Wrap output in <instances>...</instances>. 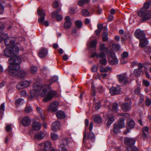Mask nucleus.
I'll return each instance as SVG.
<instances>
[{"instance_id": "obj_1", "label": "nucleus", "mask_w": 151, "mask_h": 151, "mask_svg": "<svg viewBox=\"0 0 151 151\" xmlns=\"http://www.w3.org/2000/svg\"><path fill=\"white\" fill-rule=\"evenodd\" d=\"M58 80V77L54 76L52 79L49 80L46 84L43 86L39 84L38 82H36L33 85V89L30 91V95L32 98H34L38 95H40L45 97L43 100L45 102L51 100L53 98L57 96V93L51 90L50 85L53 82Z\"/></svg>"}, {"instance_id": "obj_2", "label": "nucleus", "mask_w": 151, "mask_h": 151, "mask_svg": "<svg viewBox=\"0 0 151 151\" xmlns=\"http://www.w3.org/2000/svg\"><path fill=\"white\" fill-rule=\"evenodd\" d=\"M0 42L4 40L6 48L4 50V55L7 57H11L9 60L15 57H19L17 56L19 51L18 47L15 45V41L12 38L9 37L8 35L3 33L1 34Z\"/></svg>"}, {"instance_id": "obj_3", "label": "nucleus", "mask_w": 151, "mask_h": 151, "mask_svg": "<svg viewBox=\"0 0 151 151\" xmlns=\"http://www.w3.org/2000/svg\"><path fill=\"white\" fill-rule=\"evenodd\" d=\"M22 60L20 57H15L9 60V74L11 76L17 77L19 65Z\"/></svg>"}, {"instance_id": "obj_4", "label": "nucleus", "mask_w": 151, "mask_h": 151, "mask_svg": "<svg viewBox=\"0 0 151 151\" xmlns=\"http://www.w3.org/2000/svg\"><path fill=\"white\" fill-rule=\"evenodd\" d=\"M134 34L136 37L140 40L139 45L141 47H144L148 44V41L146 38L143 31L138 29L136 30Z\"/></svg>"}, {"instance_id": "obj_5", "label": "nucleus", "mask_w": 151, "mask_h": 151, "mask_svg": "<svg viewBox=\"0 0 151 151\" xmlns=\"http://www.w3.org/2000/svg\"><path fill=\"white\" fill-rule=\"evenodd\" d=\"M138 16L141 18L142 22H143L151 18V14L148 10L141 9L137 12Z\"/></svg>"}, {"instance_id": "obj_6", "label": "nucleus", "mask_w": 151, "mask_h": 151, "mask_svg": "<svg viewBox=\"0 0 151 151\" xmlns=\"http://www.w3.org/2000/svg\"><path fill=\"white\" fill-rule=\"evenodd\" d=\"M90 140L91 142H94L95 140V135L94 133L92 132H90L88 133L87 135L86 134V132L84 133L83 138V143L86 146V142L88 140Z\"/></svg>"}, {"instance_id": "obj_7", "label": "nucleus", "mask_w": 151, "mask_h": 151, "mask_svg": "<svg viewBox=\"0 0 151 151\" xmlns=\"http://www.w3.org/2000/svg\"><path fill=\"white\" fill-rule=\"evenodd\" d=\"M30 84V82L28 81H23L18 83L17 85V88L18 89H23L29 86Z\"/></svg>"}, {"instance_id": "obj_8", "label": "nucleus", "mask_w": 151, "mask_h": 151, "mask_svg": "<svg viewBox=\"0 0 151 151\" xmlns=\"http://www.w3.org/2000/svg\"><path fill=\"white\" fill-rule=\"evenodd\" d=\"M124 141L125 144L128 146L127 147H130L134 145L136 140L133 138L127 137L125 138Z\"/></svg>"}, {"instance_id": "obj_9", "label": "nucleus", "mask_w": 151, "mask_h": 151, "mask_svg": "<svg viewBox=\"0 0 151 151\" xmlns=\"http://www.w3.org/2000/svg\"><path fill=\"white\" fill-rule=\"evenodd\" d=\"M117 77L119 82L124 84L126 83L128 80L126 74L117 75Z\"/></svg>"}, {"instance_id": "obj_10", "label": "nucleus", "mask_w": 151, "mask_h": 151, "mask_svg": "<svg viewBox=\"0 0 151 151\" xmlns=\"http://www.w3.org/2000/svg\"><path fill=\"white\" fill-rule=\"evenodd\" d=\"M110 63L112 65H115L118 63L119 60L116 58L115 55L113 53L111 52L109 54Z\"/></svg>"}, {"instance_id": "obj_11", "label": "nucleus", "mask_w": 151, "mask_h": 151, "mask_svg": "<svg viewBox=\"0 0 151 151\" xmlns=\"http://www.w3.org/2000/svg\"><path fill=\"white\" fill-rule=\"evenodd\" d=\"M59 105L57 101H54L48 106L47 111H48L54 112L56 111L57 110V107Z\"/></svg>"}, {"instance_id": "obj_12", "label": "nucleus", "mask_w": 151, "mask_h": 151, "mask_svg": "<svg viewBox=\"0 0 151 151\" xmlns=\"http://www.w3.org/2000/svg\"><path fill=\"white\" fill-rule=\"evenodd\" d=\"M135 124L134 121L132 120H130L128 122L127 125V130L124 132V134H127L130 132V129L134 128Z\"/></svg>"}, {"instance_id": "obj_13", "label": "nucleus", "mask_w": 151, "mask_h": 151, "mask_svg": "<svg viewBox=\"0 0 151 151\" xmlns=\"http://www.w3.org/2000/svg\"><path fill=\"white\" fill-rule=\"evenodd\" d=\"M110 92L111 95H114L119 94L120 91V88L119 86L112 87L110 89Z\"/></svg>"}, {"instance_id": "obj_14", "label": "nucleus", "mask_w": 151, "mask_h": 151, "mask_svg": "<svg viewBox=\"0 0 151 151\" xmlns=\"http://www.w3.org/2000/svg\"><path fill=\"white\" fill-rule=\"evenodd\" d=\"M132 102L130 101L129 103H125L122 104L121 105L122 110L124 111H129L131 109V105Z\"/></svg>"}, {"instance_id": "obj_15", "label": "nucleus", "mask_w": 151, "mask_h": 151, "mask_svg": "<svg viewBox=\"0 0 151 151\" xmlns=\"http://www.w3.org/2000/svg\"><path fill=\"white\" fill-rule=\"evenodd\" d=\"M65 21L64 24V28L67 29H69L72 25L70 17L68 16H66L65 18Z\"/></svg>"}, {"instance_id": "obj_16", "label": "nucleus", "mask_w": 151, "mask_h": 151, "mask_svg": "<svg viewBox=\"0 0 151 151\" xmlns=\"http://www.w3.org/2000/svg\"><path fill=\"white\" fill-rule=\"evenodd\" d=\"M99 48L100 52H104V54L106 52L109 54L111 53V50H108V47H106L105 45L104 44H101L99 46Z\"/></svg>"}, {"instance_id": "obj_17", "label": "nucleus", "mask_w": 151, "mask_h": 151, "mask_svg": "<svg viewBox=\"0 0 151 151\" xmlns=\"http://www.w3.org/2000/svg\"><path fill=\"white\" fill-rule=\"evenodd\" d=\"M60 122L58 121H55L52 124V129L53 132H56L58 129H60Z\"/></svg>"}, {"instance_id": "obj_18", "label": "nucleus", "mask_w": 151, "mask_h": 151, "mask_svg": "<svg viewBox=\"0 0 151 151\" xmlns=\"http://www.w3.org/2000/svg\"><path fill=\"white\" fill-rule=\"evenodd\" d=\"M22 122L24 126L28 127L30 124L31 121L29 117L25 116L22 119Z\"/></svg>"}, {"instance_id": "obj_19", "label": "nucleus", "mask_w": 151, "mask_h": 151, "mask_svg": "<svg viewBox=\"0 0 151 151\" xmlns=\"http://www.w3.org/2000/svg\"><path fill=\"white\" fill-rule=\"evenodd\" d=\"M46 134L45 133L41 131L36 133L35 137L37 139L42 140L45 137Z\"/></svg>"}, {"instance_id": "obj_20", "label": "nucleus", "mask_w": 151, "mask_h": 151, "mask_svg": "<svg viewBox=\"0 0 151 151\" xmlns=\"http://www.w3.org/2000/svg\"><path fill=\"white\" fill-rule=\"evenodd\" d=\"M51 143L50 141H47L44 143V148L43 151H48L50 150L51 148Z\"/></svg>"}, {"instance_id": "obj_21", "label": "nucleus", "mask_w": 151, "mask_h": 151, "mask_svg": "<svg viewBox=\"0 0 151 151\" xmlns=\"http://www.w3.org/2000/svg\"><path fill=\"white\" fill-rule=\"evenodd\" d=\"M99 67L100 71L101 72H107L112 70V68L109 66L104 67L102 65H100Z\"/></svg>"}, {"instance_id": "obj_22", "label": "nucleus", "mask_w": 151, "mask_h": 151, "mask_svg": "<svg viewBox=\"0 0 151 151\" xmlns=\"http://www.w3.org/2000/svg\"><path fill=\"white\" fill-rule=\"evenodd\" d=\"M32 127L34 130H38L40 129L41 125L38 122H35L32 123Z\"/></svg>"}, {"instance_id": "obj_23", "label": "nucleus", "mask_w": 151, "mask_h": 151, "mask_svg": "<svg viewBox=\"0 0 151 151\" xmlns=\"http://www.w3.org/2000/svg\"><path fill=\"white\" fill-rule=\"evenodd\" d=\"M45 20V18L44 17L39 18L38 21L40 24H42L46 26H48L49 25V23L47 21H44Z\"/></svg>"}, {"instance_id": "obj_24", "label": "nucleus", "mask_w": 151, "mask_h": 151, "mask_svg": "<svg viewBox=\"0 0 151 151\" xmlns=\"http://www.w3.org/2000/svg\"><path fill=\"white\" fill-rule=\"evenodd\" d=\"M47 50L46 49L43 48L39 53V56L41 58H44L47 55Z\"/></svg>"}, {"instance_id": "obj_25", "label": "nucleus", "mask_w": 151, "mask_h": 151, "mask_svg": "<svg viewBox=\"0 0 151 151\" xmlns=\"http://www.w3.org/2000/svg\"><path fill=\"white\" fill-rule=\"evenodd\" d=\"M104 56V52H100L98 54L96 52H94L92 54L91 57L93 58L95 57H96L97 58H102Z\"/></svg>"}, {"instance_id": "obj_26", "label": "nucleus", "mask_w": 151, "mask_h": 151, "mask_svg": "<svg viewBox=\"0 0 151 151\" xmlns=\"http://www.w3.org/2000/svg\"><path fill=\"white\" fill-rule=\"evenodd\" d=\"M125 119V118L124 117H122L119 119L117 125L119 126L120 128H122L124 127L125 123L124 121Z\"/></svg>"}, {"instance_id": "obj_27", "label": "nucleus", "mask_w": 151, "mask_h": 151, "mask_svg": "<svg viewBox=\"0 0 151 151\" xmlns=\"http://www.w3.org/2000/svg\"><path fill=\"white\" fill-rule=\"evenodd\" d=\"M148 130L149 128L145 126L142 128L143 136L144 137H146L149 134V133Z\"/></svg>"}, {"instance_id": "obj_28", "label": "nucleus", "mask_w": 151, "mask_h": 151, "mask_svg": "<svg viewBox=\"0 0 151 151\" xmlns=\"http://www.w3.org/2000/svg\"><path fill=\"white\" fill-rule=\"evenodd\" d=\"M56 116L58 119H63L65 117V115L63 111H59L56 112Z\"/></svg>"}, {"instance_id": "obj_29", "label": "nucleus", "mask_w": 151, "mask_h": 151, "mask_svg": "<svg viewBox=\"0 0 151 151\" xmlns=\"http://www.w3.org/2000/svg\"><path fill=\"white\" fill-rule=\"evenodd\" d=\"M27 75V73L25 71L19 69L18 76L19 77L23 78L25 77Z\"/></svg>"}, {"instance_id": "obj_30", "label": "nucleus", "mask_w": 151, "mask_h": 151, "mask_svg": "<svg viewBox=\"0 0 151 151\" xmlns=\"http://www.w3.org/2000/svg\"><path fill=\"white\" fill-rule=\"evenodd\" d=\"M100 59L99 63L101 64L100 65H105L107 64V60L105 54H104V56L102 58Z\"/></svg>"}, {"instance_id": "obj_31", "label": "nucleus", "mask_w": 151, "mask_h": 151, "mask_svg": "<svg viewBox=\"0 0 151 151\" xmlns=\"http://www.w3.org/2000/svg\"><path fill=\"white\" fill-rule=\"evenodd\" d=\"M107 116L109 119L106 124L107 126H110L113 123L114 120L113 116L111 114H108Z\"/></svg>"}, {"instance_id": "obj_32", "label": "nucleus", "mask_w": 151, "mask_h": 151, "mask_svg": "<svg viewBox=\"0 0 151 151\" xmlns=\"http://www.w3.org/2000/svg\"><path fill=\"white\" fill-rule=\"evenodd\" d=\"M62 143L63 145L61 146L60 148V151H68L64 147L65 145H67L68 143L67 142L66 139H64L63 140Z\"/></svg>"}, {"instance_id": "obj_33", "label": "nucleus", "mask_w": 151, "mask_h": 151, "mask_svg": "<svg viewBox=\"0 0 151 151\" xmlns=\"http://www.w3.org/2000/svg\"><path fill=\"white\" fill-rule=\"evenodd\" d=\"M124 36L125 38L123 37H121L122 41L124 40V39H129V40H131L132 35L130 33L127 32L124 33Z\"/></svg>"}, {"instance_id": "obj_34", "label": "nucleus", "mask_w": 151, "mask_h": 151, "mask_svg": "<svg viewBox=\"0 0 151 151\" xmlns=\"http://www.w3.org/2000/svg\"><path fill=\"white\" fill-rule=\"evenodd\" d=\"M134 75L136 76H138L139 75H142L143 73V71L142 70L136 69L134 70Z\"/></svg>"}, {"instance_id": "obj_35", "label": "nucleus", "mask_w": 151, "mask_h": 151, "mask_svg": "<svg viewBox=\"0 0 151 151\" xmlns=\"http://www.w3.org/2000/svg\"><path fill=\"white\" fill-rule=\"evenodd\" d=\"M121 128L119 127L117 124H114V133L118 134L119 132V129Z\"/></svg>"}, {"instance_id": "obj_36", "label": "nucleus", "mask_w": 151, "mask_h": 151, "mask_svg": "<svg viewBox=\"0 0 151 151\" xmlns=\"http://www.w3.org/2000/svg\"><path fill=\"white\" fill-rule=\"evenodd\" d=\"M38 14L40 16L39 18L43 17L45 18V12L41 9H39L37 10Z\"/></svg>"}, {"instance_id": "obj_37", "label": "nucleus", "mask_w": 151, "mask_h": 151, "mask_svg": "<svg viewBox=\"0 0 151 151\" xmlns=\"http://www.w3.org/2000/svg\"><path fill=\"white\" fill-rule=\"evenodd\" d=\"M151 1L145 2L144 4L143 7L142 9H144L145 10H148L150 7Z\"/></svg>"}, {"instance_id": "obj_38", "label": "nucleus", "mask_w": 151, "mask_h": 151, "mask_svg": "<svg viewBox=\"0 0 151 151\" xmlns=\"http://www.w3.org/2000/svg\"><path fill=\"white\" fill-rule=\"evenodd\" d=\"M24 102V100L22 99H17L15 102L16 105L17 106H19L20 105L23 104Z\"/></svg>"}, {"instance_id": "obj_39", "label": "nucleus", "mask_w": 151, "mask_h": 151, "mask_svg": "<svg viewBox=\"0 0 151 151\" xmlns=\"http://www.w3.org/2000/svg\"><path fill=\"white\" fill-rule=\"evenodd\" d=\"M37 70V67L35 66H31L30 69V72L32 74H35Z\"/></svg>"}, {"instance_id": "obj_40", "label": "nucleus", "mask_w": 151, "mask_h": 151, "mask_svg": "<svg viewBox=\"0 0 151 151\" xmlns=\"http://www.w3.org/2000/svg\"><path fill=\"white\" fill-rule=\"evenodd\" d=\"M102 41L103 42H106L108 40V34L107 32H104L102 35Z\"/></svg>"}, {"instance_id": "obj_41", "label": "nucleus", "mask_w": 151, "mask_h": 151, "mask_svg": "<svg viewBox=\"0 0 151 151\" xmlns=\"http://www.w3.org/2000/svg\"><path fill=\"white\" fill-rule=\"evenodd\" d=\"M94 121L97 123H100L101 122V119L99 116L96 115L94 118Z\"/></svg>"}, {"instance_id": "obj_42", "label": "nucleus", "mask_w": 151, "mask_h": 151, "mask_svg": "<svg viewBox=\"0 0 151 151\" xmlns=\"http://www.w3.org/2000/svg\"><path fill=\"white\" fill-rule=\"evenodd\" d=\"M61 11V9L60 8H58L57 11L53 12L52 14V18H54L55 17L57 14L59 13Z\"/></svg>"}, {"instance_id": "obj_43", "label": "nucleus", "mask_w": 151, "mask_h": 151, "mask_svg": "<svg viewBox=\"0 0 151 151\" xmlns=\"http://www.w3.org/2000/svg\"><path fill=\"white\" fill-rule=\"evenodd\" d=\"M127 151H139L138 149L135 147L134 145L130 147H127Z\"/></svg>"}, {"instance_id": "obj_44", "label": "nucleus", "mask_w": 151, "mask_h": 151, "mask_svg": "<svg viewBox=\"0 0 151 151\" xmlns=\"http://www.w3.org/2000/svg\"><path fill=\"white\" fill-rule=\"evenodd\" d=\"M118 104L116 103L113 104L112 106V110L115 112H116L118 109Z\"/></svg>"}, {"instance_id": "obj_45", "label": "nucleus", "mask_w": 151, "mask_h": 151, "mask_svg": "<svg viewBox=\"0 0 151 151\" xmlns=\"http://www.w3.org/2000/svg\"><path fill=\"white\" fill-rule=\"evenodd\" d=\"M97 44V41L96 40H92L89 44V45L91 47H95Z\"/></svg>"}, {"instance_id": "obj_46", "label": "nucleus", "mask_w": 151, "mask_h": 151, "mask_svg": "<svg viewBox=\"0 0 151 151\" xmlns=\"http://www.w3.org/2000/svg\"><path fill=\"white\" fill-rule=\"evenodd\" d=\"M128 56V53L126 51H124L121 55V60L127 58Z\"/></svg>"}, {"instance_id": "obj_47", "label": "nucleus", "mask_w": 151, "mask_h": 151, "mask_svg": "<svg viewBox=\"0 0 151 151\" xmlns=\"http://www.w3.org/2000/svg\"><path fill=\"white\" fill-rule=\"evenodd\" d=\"M82 14L85 17L88 16L90 15V13L87 9H83L82 10Z\"/></svg>"}, {"instance_id": "obj_48", "label": "nucleus", "mask_w": 151, "mask_h": 151, "mask_svg": "<svg viewBox=\"0 0 151 151\" xmlns=\"http://www.w3.org/2000/svg\"><path fill=\"white\" fill-rule=\"evenodd\" d=\"M36 110L38 113L40 114L42 117L43 116V111L42 109L40 107L37 106L36 108Z\"/></svg>"}, {"instance_id": "obj_49", "label": "nucleus", "mask_w": 151, "mask_h": 151, "mask_svg": "<svg viewBox=\"0 0 151 151\" xmlns=\"http://www.w3.org/2000/svg\"><path fill=\"white\" fill-rule=\"evenodd\" d=\"M75 24L78 28H81L82 25V23L81 21L79 20H77L75 22Z\"/></svg>"}, {"instance_id": "obj_50", "label": "nucleus", "mask_w": 151, "mask_h": 151, "mask_svg": "<svg viewBox=\"0 0 151 151\" xmlns=\"http://www.w3.org/2000/svg\"><path fill=\"white\" fill-rule=\"evenodd\" d=\"M5 110V105L4 103L2 104L0 107V113L2 114L4 112Z\"/></svg>"}, {"instance_id": "obj_51", "label": "nucleus", "mask_w": 151, "mask_h": 151, "mask_svg": "<svg viewBox=\"0 0 151 151\" xmlns=\"http://www.w3.org/2000/svg\"><path fill=\"white\" fill-rule=\"evenodd\" d=\"M32 109L31 106H27L25 109V111L27 113H29L31 112Z\"/></svg>"}, {"instance_id": "obj_52", "label": "nucleus", "mask_w": 151, "mask_h": 151, "mask_svg": "<svg viewBox=\"0 0 151 151\" xmlns=\"http://www.w3.org/2000/svg\"><path fill=\"white\" fill-rule=\"evenodd\" d=\"M51 136L52 139L54 140H56L58 138V135L54 133H51Z\"/></svg>"}, {"instance_id": "obj_53", "label": "nucleus", "mask_w": 151, "mask_h": 151, "mask_svg": "<svg viewBox=\"0 0 151 151\" xmlns=\"http://www.w3.org/2000/svg\"><path fill=\"white\" fill-rule=\"evenodd\" d=\"M4 6L1 4H0V14H3L4 12Z\"/></svg>"}, {"instance_id": "obj_54", "label": "nucleus", "mask_w": 151, "mask_h": 151, "mask_svg": "<svg viewBox=\"0 0 151 151\" xmlns=\"http://www.w3.org/2000/svg\"><path fill=\"white\" fill-rule=\"evenodd\" d=\"M145 102L147 106H149L151 104V100L148 98L146 99Z\"/></svg>"}, {"instance_id": "obj_55", "label": "nucleus", "mask_w": 151, "mask_h": 151, "mask_svg": "<svg viewBox=\"0 0 151 151\" xmlns=\"http://www.w3.org/2000/svg\"><path fill=\"white\" fill-rule=\"evenodd\" d=\"M27 92L25 90H22L20 92V95L21 96L24 97L27 95Z\"/></svg>"}, {"instance_id": "obj_56", "label": "nucleus", "mask_w": 151, "mask_h": 151, "mask_svg": "<svg viewBox=\"0 0 151 151\" xmlns=\"http://www.w3.org/2000/svg\"><path fill=\"white\" fill-rule=\"evenodd\" d=\"M140 88L139 86L137 87L135 90L134 91L136 94H138L140 92Z\"/></svg>"}, {"instance_id": "obj_57", "label": "nucleus", "mask_w": 151, "mask_h": 151, "mask_svg": "<svg viewBox=\"0 0 151 151\" xmlns=\"http://www.w3.org/2000/svg\"><path fill=\"white\" fill-rule=\"evenodd\" d=\"M142 83L146 87H148L149 86L150 83L147 81L143 80Z\"/></svg>"}, {"instance_id": "obj_58", "label": "nucleus", "mask_w": 151, "mask_h": 151, "mask_svg": "<svg viewBox=\"0 0 151 151\" xmlns=\"http://www.w3.org/2000/svg\"><path fill=\"white\" fill-rule=\"evenodd\" d=\"M59 6V4L57 1H55L53 3V7L55 8H56Z\"/></svg>"}, {"instance_id": "obj_59", "label": "nucleus", "mask_w": 151, "mask_h": 151, "mask_svg": "<svg viewBox=\"0 0 151 151\" xmlns=\"http://www.w3.org/2000/svg\"><path fill=\"white\" fill-rule=\"evenodd\" d=\"M97 67L96 65H94L91 68V71L93 72H96L97 70Z\"/></svg>"}, {"instance_id": "obj_60", "label": "nucleus", "mask_w": 151, "mask_h": 151, "mask_svg": "<svg viewBox=\"0 0 151 151\" xmlns=\"http://www.w3.org/2000/svg\"><path fill=\"white\" fill-rule=\"evenodd\" d=\"M101 105L100 103H96L95 104V108L96 109H99L101 107Z\"/></svg>"}, {"instance_id": "obj_61", "label": "nucleus", "mask_w": 151, "mask_h": 151, "mask_svg": "<svg viewBox=\"0 0 151 151\" xmlns=\"http://www.w3.org/2000/svg\"><path fill=\"white\" fill-rule=\"evenodd\" d=\"M56 19L59 21L61 20L63 18L62 16L60 15H56Z\"/></svg>"}, {"instance_id": "obj_62", "label": "nucleus", "mask_w": 151, "mask_h": 151, "mask_svg": "<svg viewBox=\"0 0 151 151\" xmlns=\"http://www.w3.org/2000/svg\"><path fill=\"white\" fill-rule=\"evenodd\" d=\"M12 129L11 125H7L6 127V130L7 132H9Z\"/></svg>"}, {"instance_id": "obj_63", "label": "nucleus", "mask_w": 151, "mask_h": 151, "mask_svg": "<svg viewBox=\"0 0 151 151\" xmlns=\"http://www.w3.org/2000/svg\"><path fill=\"white\" fill-rule=\"evenodd\" d=\"M91 90L93 91V93H92V96L93 97H94L95 95V92L94 86L93 84H92V86H91Z\"/></svg>"}, {"instance_id": "obj_64", "label": "nucleus", "mask_w": 151, "mask_h": 151, "mask_svg": "<svg viewBox=\"0 0 151 151\" xmlns=\"http://www.w3.org/2000/svg\"><path fill=\"white\" fill-rule=\"evenodd\" d=\"M83 0H80L78 1V4L79 5L82 6L85 4Z\"/></svg>"}]
</instances>
